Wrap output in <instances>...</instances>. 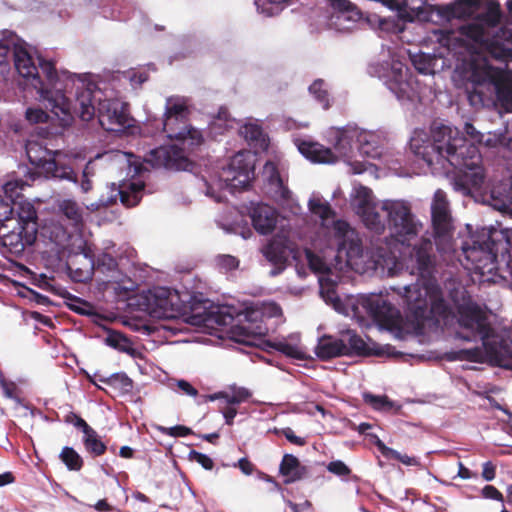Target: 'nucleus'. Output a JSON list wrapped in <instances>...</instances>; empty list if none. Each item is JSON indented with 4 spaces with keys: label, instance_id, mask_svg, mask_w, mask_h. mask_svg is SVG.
I'll list each match as a JSON object with an SVG mask.
<instances>
[{
    "label": "nucleus",
    "instance_id": "1",
    "mask_svg": "<svg viewBox=\"0 0 512 512\" xmlns=\"http://www.w3.org/2000/svg\"><path fill=\"white\" fill-rule=\"evenodd\" d=\"M446 21L474 17L457 31L432 29L425 43L433 45L440 57L458 59L457 69L473 86L469 102L475 108L499 105L512 112V49L499 43L496 33L501 19L500 5L495 0H454L436 8Z\"/></svg>",
    "mask_w": 512,
    "mask_h": 512
},
{
    "label": "nucleus",
    "instance_id": "2",
    "mask_svg": "<svg viewBox=\"0 0 512 512\" xmlns=\"http://www.w3.org/2000/svg\"><path fill=\"white\" fill-rule=\"evenodd\" d=\"M381 215L399 256L379 247L375 255H369L370 262L388 276L398 275L402 271L417 276L415 283L398 289L403 291V305L415 320L422 321L430 315L444 317L446 304L432 275L433 244L430 237L424 234V226L413 213L411 203L404 199L383 200Z\"/></svg>",
    "mask_w": 512,
    "mask_h": 512
},
{
    "label": "nucleus",
    "instance_id": "3",
    "mask_svg": "<svg viewBox=\"0 0 512 512\" xmlns=\"http://www.w3.org/2000/svg\"><path fill=\"white\" fill-rule=\"evenodd\" d=\"M332 230L334 239L329 242L328 251L305 250L309 268L318 275L323 300L339 313L355 319L360 326L368 327L373 322L387 328L398 326L401 322L400 311L385 296H350L345 301L338 296L336 286L339 277L334 268V260L345 257L347 265L358 273L377 269L370 262L369 253L364 251L358 233L347 222L338 221Z\"/></svg>",
    "mask_w": 512,
    "mask_h": 512
},
{
    "label": "nucleus",
    "instance_id": "4",
    "mask_svg": "<svg viewBox=\"0 0 512 512\" xmlns=\"http://www.w3.org/2000/svg\"><path fill=\"white\" fill-rule=\"evenodd\" d=\"M412 153L421 159L433 174H449L457 170L452 185L455 191L470 195L484 184V171L479 149L452 125L433 122L429 131L417 128L409 142Z\"/></svg>",
    "mask_w": 512,
    "mask_h": 512
},
{
    "label": "nucleus",
    "instance_id": "5",
    "mask_svg": "<svg viewBox=\"0 0 512 512\" xmlns=\"http://www.w3.org/2000/svg\"><path fill=\"white\" fill-rule=\"evenodd\" d=\"M106 82L95 84L88 74H74L62 70V89L65 102L71 112V119L64 121L58 113L51 111L61 126L72 124L75 116L82 121H90L96 114L103 129L110 132H122L132 125L126 104L108 90Z\"/></svg>",
    "mask_w": 512,
    "mask_h": 512
},
{
    "label": "nucleus",
    "instance_id": "6",
    "mask_svg": "<svg viewBox=\"0 0 512 512\" xmlns=\"http://www.w3.org/2000/svg\"><path fill=\"white\" fill-rule=\"evenodd\" d=\"M38 60L45 80L40 77L38 68L24 43H21L14 33H9V39L0 40V73L8 72L13 61L15 70L22 78L19 85L23 89L29 87L34 89L38 95L37 100L46 109L61 115L67 122L71 119V112L61 94L62 71H57L52 60L42 57Z\"/></svg>",
    "mask_w": 512,
    "mask_h": 512
},
{
    "label": "nucleus",
    "instance_id": "7",
    "mask_svg": "<svg viewBox=\"0 0 512 512\" xmlns=\"http://www.w3.org/2000/svg\"><path fill=\"white\" fill-rule=\"evenodd\" d=\"M98 160H110L119 167L126 165L128 174L132 176L131 180L123 181L119 185L115 195L107 199L101 198L100 205L107 206L115 202L117 196H119L121 203L127 207L137 205L143 196L145 184L142 180L135 179L134 177L141 174L143 165L138 158L131 153L113 151L98 154L94 160H90L85 165L81 180L79 181L78 175L67 163L66 154L60 150H55L54 157L46 163V167L42 172L45 174L46 178L71 182L78 185L82 193H88L93 188L92 177L95 175V162ZM114 191H116V189H114Z\"/></svg>",
    "mask_w": 512,
    "mask_h": 512
},
{
    "label": "nucleus",
    "instance_id": "8",
    "mask_svg": "<svg viewBox=\"0 0 512 512\" xmlns=\"http://www.w3.org/2000/svg\"><path fill=\"white\" fill-rule=\"evenodd\" d=\"M458 323V339L482 342V348L462 350L463 359L481 362L485 356L495 365L512 370V327H492L485 312L470 301L458 307Z\"/></svg>",
    "mask_w": 512,
    "mask_h": 512
},
{
    "label": "nucleus",
    "instance_id": "9",
    "mask_svg": "<svg viewBox=\"0 0 512 512\" xmlns=\"http://www.w3.org/2000/svg\"><path fill=\"white\" fill-rule=\"evenodd\" d=\"M189 110L184 97L167 98L164 112L163 129L167 137L177 143L152 149L145 161L154 168L185 169L188 154L202 143L200 131L187 124Z\"/></svg>",
    "mask_w": 512,
    "mask_h": 512
},
{
    "label": "nucleus",
    "instance_id": "10",
    "mask_svg": "<svg viewBox=\"0 0 512 512\" xmlns=\"http://www.w3.org/2000/svg\"><path fill=\"white\" fill-rule=\"evenodd\" d=\"M388 60L383 55L382 61L372 62L367 71L370 76L384 81L387 88L403 104L416 103L421 100V85L409 72L405 64L390 50L387 51Z\"/></svg>",
    "mask_w": 512,
    "mask_h": 512
},
{
    "label": "nucleus",
    "instance_id": "11",
    "mask_svg": "<svg viewBox=\"0 0 512 512\" xmlns=\"http://www.w3.org/2000/svg\"><path fill=\"white\" fill-rule=\"evenodd\" d=\"M328 140L333 144L336 153L342 157L348 156L354 146L362 155L372 159L381 157L383 152V139L380 134L360 129L356 125L330 128Z\"/></svg>",
    "mask_w": 512,
    "mask_h": 512
},
{
    "label": "nucleus",
    "instance_id": "12",
    "mask_svg": "<svg viewBox=\"0 0 512 512\" xmlns=\"http://www.w3.org/2000/svg\"><path fill=\"white\" fill-rule=\"evenodd\" d=\"M10 228L0 230V244L11 255L20 256L37 238V212L32 203L18 207V218Z\"/></svg>",
    "mask_w": 512,
    "mask_h": 512
},
{
    "label": "nucleus",
    "instance_id": "13",
    "mask_svg": "<svg viewBox=\"0 0 512 512\" xmlns=\"http://www.w3.org/2000/svg\"><path fill=\"white\" fill-rule=\"evenodd\" d=\"M495 242L486 231L471 236L462 244L463 266L481 275L492 274L497 268Z\"/></svg>",
    "mask_w": 512,
    "mask_h": 512
},
{
    "label": "nucleus",
    "instance_id": "14",
    "mask_svg": "<svg viewBox=\"0 0 512 512\" xmlns=\"http://www.w3.org/2000/svg\"><path fill=\"white\" fill-rule=\"evenodd\" d=\"M252 175L253 165L249 154L240 151L231 158L228 167L223 168V173L215 185L206 180L204 181L206 186L205 194L215 202L220 203L224 200L223 189L244 186L249 182Z\"/></svg>",
    "mask_w": 512,
    "mask_h": 512
},
{
    "label": "nucleus",
    "instance_id": "15",
    "mask_svg": "<svg viewBox=\"0 0 512 512\" xmlns=\"http://www.w3.org/2000/svg\"><path fill=\"white\" fill-rule=\"evenodd\" d=\"M351 206L367 229L382 234L386 222L381 215V201H377L372 190L363 185H354L350 194Z\"/></svg>",
    "mask_w": 512,
    "mask_h": 512
},
{
    "label": "nucleus",
    "instance_id": "16",
    "mask_svg": "<svg viewBox=\"0 0 512 512\" xmlns=\"http://www.w3.org/2000/svg\"><path fill=\"white\" fill-rule=\"evenodd\" d=\"M145 310L154 318L175 319L183 311V302L177 291L154 287L143 296Z\"/></svg>",
    "mask_w": 512,
    "mask_h": 512
},
{
    "label": "nucleus",
    "instance_id": "17",
    "mask_svg": "<svg viewBox=\"0 0 512 512\" xmlns=\"http://www.w3.org/2000/svg\"><path fill=\"white\" fill-rule=\"evenodd\" d=\"M431 220L438 249L448 250L452 239L453 224L450 203L446 193L441 189L435 191L431 201Z\"/></svg>",
    "mask_w": 512,
    "mask_h": 512
},
{
    "label": "nucleus",
    "instance_id": "18",
    "mask_svg": "<svg viewBox=\"0 0 512 512\" xmlns=\"http://www.w3.org/2000/svg\"><path fill=\"white\" fill-rule=\"evenodd\" d=\"M331 8L328 25L337 32L347 33L365 21L362 11L349 0H326Z\"/></svg>",
    "mask_w": 512,
    "mask_h": 512
},
{
    "label": "nucleus",
    "instance_id": "19",
    "mask_svg": "<svg viewBox=\"0 0 512 512\" xmlns=\"http://www.w3.org/2000/svg\"><path fill=\"white\" fill-rule=\"evenodd\" d=\"M261 251L265 259L274 266L270 271L271 276L280 274L286 268L289 258L297 260L300 253L297 245L285 235L274 236Z\"/></svg>",
    "mask_w": 512,
    "mask_h": 512
},
{
    "label": "nucleus",
    "instance_id": "20",
    "mask_svg": "<svg viewBox=\"0 0 512 512\" xmlns=\"http://www.w3.org/2000/svg\"><path fill=\"white\" fill-rule=\"evenodd\" d=\"M263 177L267 182L268 193L280 205H290L292 192L286 185L287 174L279 163L267 161L263 167Z\"/></svg>",
    "mask_w": 512,
    "mask_h": 512
},
{
    "label": "nucleus",
    "instance_id": "21",
    "mask_svg": "<svg viewBox=\"0 0 512 512\" xmlns=\"http://www.w3.org/2000/svg\"><path fill=\"white\" fill-rule=\"evenodd\" d=\"M309 210L312 214L319 217L322 220V227L319 235L325 238V243L322 244L321 239H317L314 242V248L316 252L328 251L329 242L334 239L333 227L339 221L333 222L331 227L325 225V222L333 217V211L328 201L323 199L320 194L313 193L308 202Z\"/></svg>",
    "mask_w": 512,
    "mask_h": 512
},
{
    "label": "nucleus",
    "instance_id": "22",
    "mask_svg": "<svg viewBox=\"0 0 512 512\" xmlns=\"http://www.w3.org/2000/svg\"><path fill=\"white\" fill-rule=\"evenodd\" d=\"M94 259V270L102 273L106 277L107 283H115L117 287L115 289L132 290L134 283L128 279L127 281L123 278L122 274L118 269V264L115 258L107 252H102Z\"/></svg>",
    "mask_w": 512,
    "mask_h": 512
},
{
    "label": "nucleus",
    "instance_id": "23",
    "mask_svg": "<svg viewBox=\"0 0 512 512\" xmlns=\"http://www.w3.org/2000/svg\"><path fill=\"white\" fill-rule=\"evenodd\" d=\"M249 216L254 229L261 235L272 233L278 220L276 209L264 203L252 204Z\"/></svg>",
    "mask_w": 512,
    "mask_h": 512
},
{
    "label": "nucleus",
    "instance_id": "24",
    "mask_svg": "<svg viewBox=\"0 0 512 512\" xmlns=\"http://www.w3.org/2000/svg\"><path fill=\"white\" fill-rule=\"evenodd\" d=\"M294 143L298 151L313 163L331 164L337 161L335 152L318 142L296 138Z\"/></svg>",
    "mask_w": 512,
    "mask_h": 512
},
{
    "label": "nucleus",
    "instance_id": "25",
    "mask_svg": "<svg viewBox=\"0 0 512 512\" xmlns=\"http://www.w3.org/2000/svg\"><path fill=\"white\" fill-rule=\"evenodd\" d=\"M426 36H427V33L420 40V42L422 43L423 46L433 50V45H427V43H425ZM410 58H411V62L413 64L414 68L418 72L427 75V74H431L433 72V66H434L433 62H434L435 58H441V57L439 55H436L434 53V51H432V53H424V52L415 53V54L411 55ZM445 58L455 60L456 72L459 73V75L461 76V78L463 80L467 81L470 84L471 87L467 88V97L469 98V93L473 90V86H472V83L468 79H465L463 77V75L460 73V71L457 69V65L459 64L458 59H456V57H453L452 55L446 56Z\"/></svg>",
    "mask_w": 512,
    "mask_h": 512
},
{
    "label": "nucleus",
    "instance_id": "26",
    "mask_svg": "<svg viewBox=\"0 0 512 512\" xmlns=\"http://www.w3.org/2000/svg\"><path fill=\"white\" fill-rule=\"evenodd\" d=\"M398 12L402 19L414 21H428L431 15L430 6L425 0H404L398 6Z\"/></svg>",
    "mask_w": 512,
    "mask_h": 512
},
{
    "label": "nucleus",
    "instance_id": "27",
    "mask_svg": "<svg viewBox=\"0 0 512 512\" xmlns=\"http://www.w3.org/2000/svg\"><path fill=\"white\" fill-rule=\"evenodd\" d=\"M60 216L67 221V225L75 232L83 227V208L72 199H63L58 202Z\"/></svg>",
    "mask_w": 512,
    "mask_h": 512
},
{
    "label": "nucleus",
    "instance_id": "28",
    "mask_svg": "<svg viewBox=\"0 0 512 512\" xmlns=\"http://www.w3.org/2000/svg\"><path fill=\"white\" fill-rule=\"evenodd\" d=\"M346 353V345L343 344L341 337L323 336L315 347L316 356L322 360L345 356Z\"/></svg>",
    "mask_w": 512,
    "mask_h": 512
},
{
    "label": "nucleus",
    "instance_id": "29",
    "mask_svg": "<svg viewBox=\"0 0 512 512\" xmlns=\"http://www.w3.org/2000/svg\"><path fill=\"white\" fill-rule=\"evenodd\" d=\"M266 332L267 328L261 323H246L232 327L233 339L246 345H255L257 338L264 336Z\"/></svg>",
    "mask_w": 512,
    "mask_h": 512
},
{
    "label": "nucleus",
    "instance_id": "30",
    "mask_svg": "<svg viewBox=\"0 0 512 512\" xmlns=\"http://www.w3.org/2000/svg\"><path fill=\"white\" fill-rule=\"evenodd\" d=\"M26 154L31 164L42 171L45 169L46 163L54 157V151L47 149L37 141H29L26 144Z\"/></svg>",
    "mask_w": 512,
    "mask_h": 512
},
{
    "label": "nucleus",
    "instance_id": "31",
    "mask_svg": "<svg viewBox=\"0 0 512 512\" xmlns=\"http://www.w3.org/2000/svg\"><path fill=\"white\" fill-rule=\"evenodd\" d=\"M279 472L285 478L284 482L290 484L302 478L303 468L294 455L285 454L280 463Z\"/></svg>",
    "mask_w": 512,
    "mask_h": 512
},
{
    "label": "nucleus",
    "instance_id": "32",
    "mask_svg": "<svg viewBox=\"0 0 512 512\" xmlns=\"http://www.w3.org/2000/svg\"><path fill=\"white\" fill-rule=\"evenodd\" d=\"M341 340L346 345L347 353L349 355H369L370 349L365 341L353 330L341 331Z\"/></svg>",
    "mask_w": 512,
    "mask_h": 512
},
{
    "label": "nucleus",
    "instance_id": "33",
    "mask_svg": "<svg viewBox=\"0 0 512 512\" xmlns=\"http://www.w3.org/2000/svg\"><path fill=\"white\" fill-rule=\"evenodd\" d=\"M104 342L107 346L118 350L119 352L126 353L130 356H135L137 354V350L134 347L133 342L118 331L108 330Z\"/></svg>",
    "mask_w": 512,
    "mask_h": 512
},
{
    "label": "nucleus",
    "instance_id": "34",
    "mask_svg": "<svg viewBox=\"0 0 512 512\" xmlns=\"http://www.w3.org/2000/svg\"><path fill=\"white\" fill-rule=\"evenodd\" d=\"M239 134L249 145L259 148L267 146L261 126L256 122H247L239 127Z\"/></svg>",
    "mask_w": 512,
    "mask_h": 512
},
{
    "label": "nucleus",
    "instance_id": "35",
    "mask_svg": "<svg viewBox=\"0 0 512 512\" xmlns=\"http://www.w3.org/2000/svg\"><path fill=\"white\" fill-rule=\"evenodd\" d=\"M30 201H15L14 204L5 201L0 197V230L10 228L11 224L18 218V207Z\"/></svg>",
    "mask_w": 512,
    "mask_h": 512
},
{
    "label": "nucleus",
    "instance_id": "36",
    "mask_svg": "<svg viewBox=\"0 0 512 512\" xmlns=\"http://www.w3.org/2000/svg\"><path fill=\"white\" fill-rule=\"evenodd\" d=\"M482 144L488 148L501 147L512 153V133L507 130L488 132L484 135Z\"/></svg>",
    "mask_w": 512,
    "mask_h": 512
},
{
    "label": "nucleus",
    "instance_id": "37",
    "mask_svg": "<svg viewBox=\"0 0 512 512\" xmlns=\"http://www.w3.org/2000/svg\"><path fill=\"white\" fill-rule=\"evenodd\" d=\"M86 264L84 267H75L73 263L68 264L69 275L75 282H87L93 276L94 259L89 257L86 253L83 255Z\"/></svg>",
    "mask_w": 512,
    "mask_h": 512
},
{
    "label": "nucleus",
    "instance_id": "38",
    "mask_svg": "<svg viewBox=\"0 0 512 512\" xmlns=\"http://www.w3.org/2000/svg\"><path fill=\"white\" fill-rule=\"evenodd\" d=\"M44 229L50 240L58 247H65L71 237V234L74 232L69 226L63 227L61 224L54 222H51Z\"/></svg>",
    "mask_w": 512,
    "mask_h": 512
},
{
    "label": "nucleus",
    "instance_id": "39",
    "mask_svg": "<svg viewBox=\"0 0 512 512\" xmlns=\"http://www.w3.org/2000/svg\"><path fill=\"white\" fill-rule=\"evenodd\" d=\"M98 381L121 392H129L132 389V380L125 373H113L108 376L96 375Z\"/></svg>",
    "mask_w": 512,
    "mask_h": 512
},
{
    "label": "nucleus",
    "instance_id": "40",
    "mask_svg": "<svg viewBox=\"0 0 512 512\" xmlns=\"http://www.w3.org/2000/svg\"><path fill=\"white\" fill-rule=\"evenodd\" d=\"M299 339L298 337H292L291 341H288L286 339L279 340L274 342L273 347L292 358L296 359H302L304 357V352L302 351V348L300 347L298 343Z\"/></svg>",
    "mask_w": 512,
    "mask_h": 512
},
{
    "label": "nucleus",
    "instance_id": "41",
    "mask_svg": "<svg viewBox=\"0 0 512 512\" xmlns=\"http://www.w3.org/2000/svg\"><path fill=\"white\" fill-rule=\"evenodd\" d=\"M83 443L85 449L93 456H100L106 451V445L101 441L94 429L83 435Z\"/></svg>",
    "mask_w": 512,
    "mask_h": 512
},
{
    "label": "nucleus",
    "instance_id": "42",
    "mask_svg": "<svg viewBox=\"0 0 512 512\" xmlns=\"http://www.w3.org/2000/svg\"><path fill=\"white\" fill-rule=\"evenodd\" d=\"M26 183L22 179H13L7 181L3 185V191L7 201L14 204L15 201H28L27 199H23L21 196V191L23 190Z\"/></svg>",
    "mask_w": 512,
    "mask_h": 512
},
{
    "label": "nucleus",
    "instance_id": "43",
    "mask_svg": "<svg viewBox=\"0 0 512 512\" xmlns=\"http://www.w3.org/2000/svg\"><path fill=\"white\" fill-rule=\"evenodd\" d=\"M290 0H254L257 11L264 16L277 15L283 8V4Z\"/></svg>",
    "mask_w": 512,
    "mask_h": 512
},
{
    "label": "nucleus",
    "instance_id": "44",
    "mask_svg": "<svg viewBox=\"0 0 512 512\" xmlns=\"http://www.w3.org/2000/svg\"><path fill=\"white\" fill-rule=\"evenodd\" d=\"M60 458L69 470L78 471L82 468L83 460L72 447H64L60 453Z\"/></svg>",
    "mask_w": 512,
    "mask_h": 512
},
{
    "label": "nucleus",
    "instance_id": "45",
    "mask_svg": "<svg viewBox=\"0 0 512 512\" xmlns=\"http://www.w3.org/2000/svg\"><path fill=\"white\" fill-rule=\"evenodd\" d=\"M309 93L322 105L324 109L329 107V94L323 80H315L309 86Z\"/></svg>",
    "mask_w": 512,
    "mask_h": 512
},
{
    "label": "nucleus",
    "instance_id": "46",
    "mask_svg": "<svg viewBox=\"0 0 512 512\" xmlns=\"http://www.w3.org/2000/svg\"><path fill=\"white\" fill-rule=\"evenodd\" d=\"M232 320L233 318L231 315H223L220 308L216 307L205 313V315L198 320V323H203L204 325H210L213 323L218 325H228Z\"/></svg>",
    "mask_w": 512,
    "mask_h": 512
},
{
    "label": "nucleus",
    "instance_id": "47",
    "mask_svg": "<svg viewBox=\"0 0 512 512\" xmlns=\"http://www.w3.org/2000/svg\"><path fill=\"white\" fill-rule=\"evenodd\" d=\"M364 402L370 405L374 410L377 411H389L392 409L393 404L387 396L384 395H373L371 393L363 394Z\"/></svg>",
    "mask_w": 512,
    "mask_h": 512
},
{
    "label": "nucleus",
    "instance_id": "48",
    "mask_svg": "<svg viewBox=\"0 0 512 512\" xmlns=\"http://www.w3.org/2000/svg\"><path fill=\"white\" fill-rule=\"evenodd\" d=\"M215 266L222 272H229L239 267V260L229 254H219L214 258Z\"/></svg>",
    "mask_w": 512,
    "mask_h": 512
},
{
    "label": "nucleus",
    "instance_id": "49",
    "mask_svg": "<svg viewBox=\"0 0 512 512\" xmlns=\"http://www.w3.org/2000/svg\"><path fill=\"white\" fill-rule=\"evenodd\" d=\"M235 125H238L235 119H230L228 111L224 108H221L217 118L212 122L211 129L216 132L219 128L224 127L225 130L235 128Z\"/></svg>",
    "mask_w": 512,
    "mask_h": 512
},
{
    "label": "nucleus",
    "instance_id": "50",
    "mask_svg": "<svg viewBox=\"0 0 512 512\" xmlns=\"http://www.w3.org/2000/svg\"><path fill=\"white\" fill-rule=\"evenodd\" d=\"M122 78L129 81L131 86L136 89L148 79V74L143 70H128L122 73Z\"/></svg>",
    "mask_w": 512,
    "mask_h": 512
},
{
    "label": "nucleus",
    "instance_id": "51",
    "mask_svg": "<svg viewBox=\"0 0 512 512\" xmlns=\"http://www.w3.org/2000/svg\"><path fill=\"white\" fill-rule=\"evenodd\" d=\"M26 120L31 124L47 122L49 115L39 107H29L25 112Z\"/></svg>",
    "mask_w": 512,
    "mask_h": 512
},
{
    "label": "nucleus",
    "instance_id": "52",
    "mask_svg": "<svg viewBox=\"0 0 512 512\" xmlns=\"http://www.w3.org/2000/svg\"><path fill=\"white\" fill-rule=\"evenodd\" d=\"M157 430L160 431L162 434L171 437H185L192 434V430L183 425H176L173 427L158 426Z\"/></svg>",
    "mask_w": 512,
    "mask_h": 512
},
{
    "label": "nucleus",
    "instance_id": "53",
    "mask_svg": "<svg viewBox=\"0 0 512 512\" xmlns=\"http://www.w3.org/2000/svg\"><path fill=\"white\" fill-rule=\"evenodd\" d=\"M386 451L389 453V456L387 457V459L398 460L406 466H420V460L417 457L408 456L406 454H401L400 452H398L394 449H392V450L386 449Z\"/></svg>",
    "mask_w": 512,
    "mask_h": 512
},
{
    "label": "nucleus",
    "instance_id": "54",
    "mask_svg": "<svg viewBox=\"0 0 512 512\" xmlns=\"http://www.w3.org/2000/svg\"><path fill=\"white\" fill-rule=\"evenodd\" d=\"M189 460L194 461L201 465L206 470H212L214 467L213 460L206 454L192 450L190 451Z\"/></svg>",
    "mask_w": 512,
    "mask_h": 512
},
{
    "label": "nucleus",
    "instance_id": "55",
    "mask_svg": "<svg viewBox=\"0 0 512 512\" xmlns=\"http://www.w3.org/2000/svg\"><path fill=\"white\" fill-rule=\"evenodd\" d=\"M0 386L5 397L9 399H17V387L15 383L12 381H8L3 374H0Z\"/></svg>",
    "mask_w": 512,
    "mask_h": 512
},
{
    "label": "nucleus",
    "instance_id": "56",
    "mask_svg": "<svg viewBox=\"0 0 512 512\" xmlns=\"http://www.w3.org/2000/svg\"><path fill=\"white\" fill-rule=\"evenodd\" d=\"M327 470L337 476H347L351 472L349 467L341 460L330 462L327 466Z\"/></svg>",
    "mask_w": 512,
    "mask_h": 512
},
{
    "label": "nucleus",
    "instance_id": "57",
    "mask_svg": "<svg viewBox=\"0 0 512 512\" xmlns=\"http://www.w3.org/2000/svg\"><path fill=\"white\" fill-rule=\"evenodd\" d=\"M464 131L470 137L471 144H474L475 146L476 143L482 144L484 134L478 131L471 123L465 124ZM468 144H470L469 141Z\"/></svg>",
    "mask_w": 512,
    "mask_h": 512
},
{
    "label": "nucleus",
    "instance_id": "58",
    "mask_svg": "<svg viewBox=\"0 0 512 512\" xmlns=\"http://www.w3.org/2000/svg\"><path fill=\"white\" fill-rule=\"evenodd\" d=\"M482 496L486 499L496 500L501 503L504 502V497L502 493L492 485H486L483 487Z\"/></svg>",
    "mask_w": 512,
    "mask_h": 512
},
{
    "label": "nucleus",
    "instance_id": "59",
    "mask_svg": "<svg viewBox=\"0 0 512 512\" xmlns=\"http://www.w3.org/2000/svg\"><path fill=\"white\" fill-rule=\"evenodd\" d=\"M175 385L177 386L178 390L184 395L190 397H196L198 395L197 389L194 388L188 381L184 379L176 380Z\"/></svg>",
    "mask_w": 512,
    "mask_h": 512
},
{
    "label": "nucleus",
    "instance_id": "60",
    "mask_svg": "<svg viewBox=\"0 0 512 512\" xmlns=\"http://www.w3.org/2000/svg\"><path fill=\"white\" fill-rule=\"evenodd\" d=\"M282 435L292 444L297 446H304L306 440L302 437L297 436L290 427L282 429Z\"/></svg>",
    "mask_w": 512,
    "mask_h": 512
},
{
    "label": "nucleus",
    "instance_id": "61",
    "mask_svg": "<svg viewBox=\"0 0 512 512\" xmlns=\"http://www.w3.org/2000/svg\"><path fill=\"white\" fill-rule=\"evenodd\" d=\"M496 476V468L491 461H487L483 464L482 477L486 481H492Z\"/></svg>",
    "mask_w": 512,
    "mask_h": 512
},
{
    "label": "nucleus",
    "instance_id": "62",
    "mask_svg": "<svg viewBox=\"0 0 512 512\" xmlns=\"http://www.w3.org/2000/svg\"><path fill=\"white\" fill-rule=\"evenodd\" d=\"M457 477H459L461 479H465V480L466 479H477L478 474L476 472L471 471L467 467H465L462 462H459Z\"/></svg>",
    "mask_w": 512,
    "mask_h": 512
},
{
    "label": "nucleus",
    "instance_id": "63",
    "mask_svg": "<svg viewBox=\"0 0 512 512\" xmlns=\"http://www.w3.org/2000/svg\"><path fill=\"white\" fill-rule=\"evenodd\" d=\"M368 437L371 439V441L376 445L380 453L387 458L389 456V453L387 450H392V448L386 446L382 440L379 439V437L376 434H368Z\"/></svg>",
    "mask_w": 512,
    "mask_h": 512
},
{
    "label": "nucleus",
    "instance_id": "64",
    "mask_svg": "<svg viewBox=\"0 0 512 512\" xmlns=\"http://www.w3.org/2000/svg\"><path fill=\"white\" fill-rule=\"evenodd\" d=\"M368 437L371 439V441L376 445L380 453L387 458L389 456V453L387 450H392V448L386 446L382 440L379 439V437L376 434H368Z\"/></svg>",
    "mask_w": 512,
    "mask_h": 512
}]
</instances>
